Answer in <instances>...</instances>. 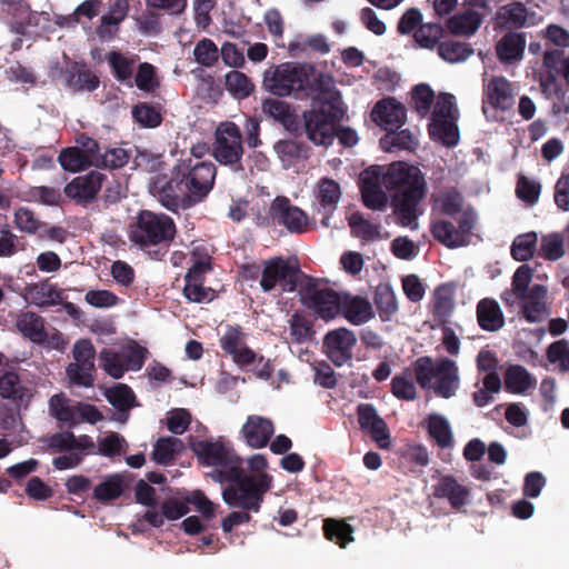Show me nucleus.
<instances>
[{
    "label": "nucleus",
    "mask_w": 569,
    "mask_h": 569,
    "mask_svg": "<svg viewBox=\"0 0 569 569\" xmlns=\"http://www.w3.org/2000/svg\"><path fill=\"white\" fill-rule=\"evenodd\" d=\"M13 224L18 230L28 234H34L46 227V223L27 207H19L14 210Z\"/></svg>",
    "instance_id": "864d4df0"
},
{
    "label": "nucleus",
    "mask_w": 569,
    "mask_h": 569,
    "mask_svg": "<svg viewBox=\"0 0 569 569\" xmlns=\"http://www.w3.org/2000/svg\"><path fill=\"white\" fill-rule=\"evenodd\" d=\"M375 303L382 320H388L397 312V298L389 284H380L375 292Z\"/></svg>",
    "instance_id": "8fccbe9b"
},
{
    "label": "nucleus",
    "mask_w": 569,
    "mask_h": 569,
    "mask_svg": "<svg viewBox=\"0 0 569 569\" xmlns=\"http://www.w3.org/2000/svg\"><path fill=\"white\" fill-rule=\"evenodd\" d=\"M385 187L395 191L390 204L396 222L401 227L416 229L418 217L421 214L419 204L426 196L427 184L421 170L402 161L381 167Z\"/></svg>",
    "instance_id": "f257e3e1"
},
{
    "label": "nucleus",
    "mask_w": 569,
    "mask_h": 569,
    "mask_svg": "<svg viewBox=\"0 0 569 569\" xmlns=\"http://www.w3.org/2000/svg\"><path fill=\"white\" fill-rule=\"evenodd\" d=\"M24 300L37 307H51L61 303L63 290L49 280L29 283L24 288Z\"/></svg>",
    "instance_id": "5701e85b"
},
{
    "label": "nucleus",
    "mask_w": 569,
    "mask_h": 569,
    "mask_svg": "<svg viewBox=\"0 0 569 569\" xmlns=\"http://www.w3.org/2000/svg\"><path fill=\"white\" fill-rule=\"evenodd\" d=\"M313 71V66L297 62H284L266 71L263 78L264 88L277 97L302 94L308 84V73Z\"/></svg>",
    "instance_id": "423d86ee"
},
{
    "label": "nucleus",
    "mask_w": 569,
    "mask_h": 569,
    "mask_svg": "<svg viewBox=\"0 0 569 569\" xmlns=\"http://www.w3.org/2000/svg\"><path fill=\"white\" fill-rule=\"evenodd\" d=\"M243 137L240 128L231 121L221 122L214 132L212 156L223 166L234 172H243Z\"/></svg>",
    "instance_id": "6e6552de"
},
{
    "label": "nucleus",
    "mask_w": 569,
    "mask_h": 569,
    "mask_svg": "<svg viewBox=\"0 0 569 569\" xmlns=\"http://www.w3.org/2000/svg\"><path fill=\"white\" fill-rule=\"evenodd\" d=\"M0 397L12 400L17 405H22L29 402L31 393L29 388L21 383L17 372L6 371L0 377Z\"/></svg>",
    "instance_id": "2f4dec72"
},
{
    "label": "nucleus",
    "mask_w": 569,
    "mask_h": 569,
    "mask_svg": "<svg viewBox=\"0 0 569 569\" xmlns=\"http://www.w3.org/2000/svg\"><path fill=\"white\" fill-rule=\"evenodd\" d=\"M128 12V0H113L108 13L103 14L100 19V24L97 27L98 36L100 38L113 37L114 31L110 27H118L127 18Z\"/></svg>",
    "instance_id": "f704fd0d"
},
{
    "label": "nucleus",
    "mask_w": 569,
    "mask_h": 569,
    "mask_svg": "<svg viewBox=\"0 0 569 569\" xmlns=\"http://www.w3.org/2000/svg\"><path fill=\"white\" fill-rule=\"evenodd\" d=\"M226 89L237 99L249 97L254 86L251 80L242 72L232 70L226 74Z\"/></svg>",
    "instance_id": "5fc2aeb1"
},
{
    "label": "nucleus",
    "mask_w": 569,
    "mask_h": 569,
    "mask_svg": "<svg viewBox=\"0 0 569 569\" xmlns=\"http://www.w3.org/2000/svg\"><path fill=\"white\" fill-rule=\"evenodd\" d=\"M372 120L386 131L400 129L407 120V109L393 97L379 100L372 111Z\"/></svg>",
    "instance_id": "6ab92c4d"
},
{
    "label": "nucleus",
    "mask_w": 569,
    "mask_h": 569,
    "mask_svg": "<svg viewBox=\"0 0 569 569\" xmlns=\"http://www.w3.org/2000/svg\"><path fill=\"white\" fill-rule=\"evenodd\" d=\"M358 422L362 430L369 431L372 440L377 442L379 448L389 449L390 432L386 421L378 415L376 408L371 403H360L357 407Z\"/></svg>",
    "instance_id": "a211bd4d"
},
{
    "label": "nucleus",
    "mask_w": 569,
    "mask_h": 569,
    "mask_svg": "<svg viewBox=\"0 0 569 569\" xmlns=\"http://www.w3.org/2000/svg\"><path fill=\"white\" fill-rule=\"evenodd\" d=\"M126 485L123 478L118 475L108 476L101 483L93 489V498L107 503L118 499L124 491Z\"/></svg>",
    "instance_id": "a19ab883"
},
{
    "label": "nucleus",
    "mask_w": 569,
    "mask_h": 569,
    "mask_svg": "<svg viewBox=\"0 0 569 569\" xmlns=\"http://www.w3.org/2000/svg\"><path fill=\"white\" fill-rule=\"evenodd\" d=\"M330 96L340 98V93L338 91H331V78L323 73L316 74L313 70L308 73V84L302 94H298V99L310 98L312 101L315 99L326 100L330 98Z\"/></svg>",
    "instance_id": "c9c22d12"
},
{
    "label": "nucleus",
    "mask_w": 569,
    "mask_h": 569,
    "mask_svg": "<svg viewBox=\"0 0 569 569\" xmlns=\"http://www.w3.org/2000/svg\"><path fill=\"white\" fill-rule=\"evenodd\" d=\"M358 184L366 208L373 211H385L388 208L389 197L382 189L385 180L381 176V166H371L362 170Z\"/></svg>",
    "instance_id": "f8f14e48"
},
{
    "label": "nucleus",
    "mask_w": 569,
    "mask_h": 569,
    "mask_svg": "<svg viewBox=\"0 0 569 569\" xmlns=\"http://www.w3.org/2000/svg\"><path fill=\"white\" fill-rule=\"evenodd\" d=\"M298 295L301 305L325 321L332 320L341 313L342 292L330 288L329 281L325 278L303 276Z\"/></svg>",
    "instance_id": "20e7f679"
},
{
    "label": "nucleus",
    "mask_w": 569,
    "mask_h": 569,
    "mask_svg": "<svg viewBox=\"0 0 569 569\" xmlns=\"http://www.w3.org/2000/svg\"><path fill=\"white\" fill-rule=\"evenodd\" d=\"M438 54L449 63H459L466 61L475 52L472 46L468 42L445 40L438 44Z\"/></svg>",
    "instance_id": "4c0bfd02"
},
{
    "label": "nucleus",
    "mask_w": 569,
    "mask_h": 569,
    "mask_svg": "<svg viewBox=\"0 0 569 569\" xmlns=\"http://www.w3.org/2000/svg\"><path fill=\"white\" fill-rule=\"evenodd\" d=\"M481 24V17L476 11H466L450 17L446 27L455 36H471Z\"/></svg>",
    "instance_id": "e433bc0d"
},
{
    "label": "nucleus",
    "mask_w": 569,
    "mask_h": 569,
    "mask_svg": "<svg viewBox=\"0 0 569 569\" xmlns=\"http://www.w3.org/2000/svg\"><path fill=\"white\" fill-rule=\"evenodd\" d=\"M191 151L194 158L188 157L179 159L174 167L197 204L203 201L212 190L217 168L212 162L201 160L196 153V148H192Z\"/></svg>",
    "instance_id": "0eeeda50"
},
{
    "label": "nucleus",
    "mask_w": 569,
    "mask_h": 569,
    "mask_svg": "<svg viewBox=\"0 0 569 569\" xmlns=\"http://www.w3.org/2000/svg\"><path fill=\"white\" fill-rule=\"evenodd\" d=\"M477 322L489 332H496L505 326V316L499 303L491 298H483L477 303Z\"/></svg>",
    "instance_id": "bb28decb"
},
{
    "label": "nucleus",
    "mask_w": 569,
    "mask_h": 569,
    "mask_svg": "<svg viewBox=\"0 0 569 569\" xmlns=\"http://www.w3.org/2000/svg\"><path fill=\"white\" fill-rule=\"evenodd\" d=\"M221 481L230 482L222 491L223 501L230 508L258 512L264 495L271 488V477L267 473L247 475L242 468L232 467Z\"/></svg>",
    "instance_id": "f03ea898"
},
{
    "label": "nucleus",
    "mask_w": 569,
    "mask_h": 569,
    "mask_svg": "<svg viewBox=\"0 0 569 569\" xmlns=\"http://www.w3.org/2000/svg\"><path fill=\"white\" fill-rule=\"evenodd\" d=\"M428 433L440 448H450L453 445L452 431L448 420L438 413L428 417Z\"/></svg>",
    "instance_id": "ea45409f"
},
{
    "label": "nucleus",
    "mask_w": 569,
    "mask_h": 569,
    "mask_svg": "<svg viewBox=\"0 0 569 569\" xmlns=\"http://www.w3.org/2000/svg\"><path fill=\"white\" fill-rule=\"evenodd\" d=\"M100 362L102 369L112 378L120 379L123 377L126 367H123L120 352L111 349H103L100 352Z\"/></svg>",
    "instance_id": "774afa93"
},
{
    "label": "nucleus",
    "mask_w": 569,
    "mask_h": 569,
    "mask_svg": "<svg viewBox=\"0 0 569 569\" xmlns=\"http://www.w3.org/2000/svg\"><path fill=\"white\" fill-rule=\"evenodd\" d=\"M349 226L352 234L362 240L370 241L380 237V226L365 219L361 213H353L349 218Z\"/></svg>",
    "instance_id": "4d7b16f0"
},
{
    "label": "nucleus",
    "mask_w": 569,
    "mask_h": 569,
    "mask_svg": "<svg viewBox=\"0 0 569 569\" xmlns=\"http://www.w3.org/2000/svg\"><path fill=\"white\" fill-rule=\"evenodd\" d=\"M323 532L328 540L333 541L341 548H345L353 540V529L342 520L326 519L323 522Z\"/></svg>",
    "instance_id": "49530a36"
},
{
    "label": "nucleus",
    "mask_w": 569,
    "mask_h": 569,
    "mask_svg": "<svg viewBox=\"0 0 569 569\" xmlns=\"http://www.w3.org/2000/svg\"><path fill=\"white\" fill-rule=\"evenodd\" d=\"M417 144L415 136L408 129L399 131L398 129H392V131H387L380 139V146L387 152H391L395 149L413 150Z\"/></svg>",
    "instance_id": "79ce46f5"
},
{
    "label": "nucleus",
    "mask_w": 569,
    "mask_h": 569,
    "mask_svg": "<svg viewBox=\"0 0 569 569\" xmlns=\"http://www.w3.org/2000/svg\"><path fill=\"white\" fill-rule=\"evenodd\" d=\"M193 56L199 64L212 67L219 59V50L211 39L203 38L196 44Z\"/></svg>",
    "instance_id": "0e129e2a"
},
{
    "label": "nucleus",
    "mask_w": 569,
    "mask_h": 569,
    "mask_svg": "<svg viewBox=\"0 0 569 569\" xmlns=\"http://www.w3.org/2000/svg\"><path fill=\"white\" fill-rule=\"evenodd\" d=\"M106 176L97 170L87 174L78 176L64 187V193L77 204L87 206L94 201L100 191Z\"/></svg>",
    "instance_id": "2eb2a0df"
},
{
    "label": "nucleus",
    "mask_w": 569,
    "mask_h": 569,
    "mask_svg": "<svg viewBox=\"0 0 569 569\" xmlns=\"http://www.w3.org/2000/svg\"><path fill=\"white\" fill-rule=\"evenodd\" d=\"M303 276L307 274L296 259L276 257L264 261L260 286L264 292H270L277 284L284 292H293L299 290Z\"/></svg>",
    "instance_id": "1a4fd4ad"
},
{
    "label": "nucleus",
    "mask_w": 569,
    "mask_h": 569,
    "mask_svg": "<svg viewBox=\"0 0 569 569\" xmlns=\"http://www.w3.org/2000/svg\"><path fill=\"white\" fill-rule=\"evenodd\" d=\"M60 166L71 172L83 170L90 160L80 149L78 148H66L58 157Z\"/></svg>",
    "instance_id": "052dcab7"
},
{
    "label": "nucleus",
    "mask_w": 569,
    "mask_h": 569,
    "mask_svg": "<svg viewBox=\"0 0 569 569\" xmlns=\"http://www.w3.org/2000/svg\"><path fill=\"white\" fill-rule=\"evenodd\" d=\"M66 373L72 385L84 388H90L94 385L96 367L68 365Z\"/></svg>",
    "instance_id": "e2e57ef3"
},
{
    "label": "nucleus",
    "mask_w": 569,
    "mask_h": 569,
    "mask_svg": "<svg viewBox=\"0 0 569 569\" xmlns=\"http://www.w3.org/2000/svg\"><path fill=\"white\" fill-rule=\"evenodd\" d=\"M357 337L347 328L330 330L323 338V349L336 367H342L353 357Z\"/></svg>",
    "instance_id": "4468645a"
},
{
    "label": "nucleus",
    "mask_w": 569,
    "mask_h": 569,
    "mask_svg": "<svg viewBox=\"0 0 569 569\" xmlns=\"http://www.w3.org/2000/svg\"><path fill=\"white\" fill-rule=\"evenodd\" d=\"M529 10L521 1H512L499 8L495 17L496 28L521 29L528 26Z\"/></svg>",
    "instance_id": "393cba45"
},
{
    "label": "nucleus",
    "mask_w": 569,
    "mask_h": 569,
    "mask_svg": "<svg viewBox=\"0 0 569 569\" xmlns=\"http://www.w3.org/2000/svg\"><path fill=\"white\" fill-rule=\"evenodd\" d=\"M273 222L283 226L290 232L301 233L306 230L308 217L300 208L291 204L287 197H277L269 209Z\"/></svg>",
    "instance_id": "dca6fc26"
},
{
    "label": "nucleus",
    "mask_w": 569,
    "mask_h": 569,
    "mask_svg": "<svg viewBox=\"0 0 569 569\" xmlns=\"http://www.w3.org/2000/svg\"><path fill=\"white\" fill-rule=\"evenodd\" d=\"M176 231V224L169 216L142 210L131 226L129 238L141 248L168 247L173 240Z\"/></svg>",
    "instance_id": "39448f33"
},
{
    "label": "nucleus",
    "mask_w": 569,
    "mask_h": 569,
    "mask_svg": "<svg viewBox=\"0 0 569 569\" xmlns=\"http://www.w3.org/2000/svg\"><path fill=\"white\" fill-rule=\"evenodd\" d=\"M153 190L159 202L171 212L177 213L180 209L196 206L174 166L168 179L166 177L157 179Z\"/></svg>",
    "instance_id": "9b49d317"
},
{
    "label": "nucleus",
    "mask_w": 569,
    "mask_h": 569,
    "mask_svg": "<svg viewBox=\"0 0 569 569\" xmlns=\"http://www.w3.org/2000/svg\"><path fill=\"white\" fill-rule=\"evenodd\" d=\"M429 133L447 147H455L459 141V130L452 119H433L429 126Z\"/></svg>",
    "instance_id": "a18cd8bd"
},
{
    "label": "nucleus",
    "mask_w": 569,
    "mask_h": 569,
    "mask_svg": "<svg viewBox=\"0 0 569 569\" xmlns=\"http://www.w3.org/2000/svg\"><path fill=\"white\" fill-rule=\"evenodd\" d=\"M106 60L114 79L120 83L132 87L131 80L139 57L137 54H124L118 50H111L107 53Z\"/></svg>",
    "instance_id": "c85d7f7f"
},
{
    "label": "nucleus",
    "mask_w": 569,
    "mask_h": 569,
    "mask_svg": "<svg viewBox=\"0 0 569 569\" xmlns=\"http://www.w3.org/2000/svg\"><path fill=\"white\" fill-rule=\"evenodd\" d=\"M262 111L290 132H295L299 128L298 116L295 109L286 101L274 98L264 99Z\"/></svg>",
    "instance_id": "cd10ccee"
},
{
    "label": "nucleus",
    "mask_w": 569,
    "mask_h": 569,
    "mask_svg": "<svg viewBox=\"0 0 569 569\" xmlns=\"http://www.w3.org/2000/svg\"><path fill=\"white\" fill-rule=\"evenodd\" d=\"M539 254L550 261L560 259L565 254L562 238L558 233L542 237Z\"/></svg>",
    "instance_id": "338daca9"
},
{
    "label": "nucleus",
    "mask_w": 569,
    "mask_h": 569,
    "mask_svg": "<svg viewBox=\"0 0 569 569\" xmlns=\"http://www.w3.org/2000/svg\"><path fill=\"white\" fill-rule=\"evenodd\" d=\"M536 385L537 380L523 366L511 365L505 372V387L510 393L522 395L533 389Z\"/></svg>",
    "instance_id": "473e14b6"
},
{
    "label": "nucleus",
    "mask_w": 569,
    "mask_h": 569,
    "mask_svg": "<svg viewBox=\"0 0 569 569\" xmlns=\"http://www.w3.org/2000/svg\"><path fill=\"white\" fill-rule=\"evenodd\" d=\"M18 330L34 343L47 341L48 335L44 329L43 319L31 311L22 312L17 319Z\"/></svg>",
    "instance_id": "72a5a7b5"
},
{
    "label": "nucleus",
    "mask_w": 569,
    "mask_h": 569,
    "mask_svg": "<svg viewBox=\"0 0 569 569\" xmlns=\"http://www.w3.org/2000/svg\"><path fill=\"white\" fill-rule=\"evenodd\" d=\"M223 439L216 441L212 440H193L191 441V449L197 456L199 462L203 466L219 467V479L222 480L228 476V471L232 467H240L242 465L232 450L224 445Z\"/></svg>",
    "instance_id": "9d476101"
},
{
    "label": "nucleus",
    "mask_w": 569,
    "mask_h": 569,
    "mask_svg": "<svg viewBox=\"0 0 569 569\" xmlns=\"http://www.w3.org/2000/svg\"><path fill=\"white\" fill-rule=\"evenodd\" d=\"M437 499H447L452 509L460 510L469 500L470 490L453 476H442L432 487Z\"/></svg>",
    "instance_id": "4be33fe9"
},
{
    "label": "nucleus",
    "mask_w": 569,
    "mask_h": 569,
    "mask_svg": "<svg viewBox=\"0 0 569 569\" xmlns=\"http://www.w3.org/2000/svg\"><path fill=\"white\" fill-rule=\"evenodd\" d=\"M443 37V27L439 23L421 24L413 34L416 42L426 49L438 48L439 40Z\"/></svg>",
    "instance_id": "13d9d810"
},
{
    "label": "nucleus",
    "mask_w": 569,
    "mask_h": 569,
    "mask_svg": "<svg viewBox=\"0 0 569 569\" xmlns=\"http://www.w3.org/2000/svg\"><path fill=\"white\" fill-rule=\"evenodd\" d=\"M412 373L421 389H431L438 373V359L422 356L412 363Z\"/></svg>",
    "instance_id": "58836bf2"
},
{
    "label": "nucleus",
    "mask_w": 569,
    "mask_h": 569,
    "mask_svg": "<svg viewBox=\"0 0 569 569\" xmlns=\"http://www.w3.org/2000/svg\"><path fill=\"white\" fill-rule=\"evenodd\" d=\"M537 240V233L533 231L516 237L511 244L512 258L519 262H526L530 260L535 254Z\"/></svg>",
    "instance_id": "603ef678"
},
{
    "label": "nucleus",
    "mask_w": 569,
    "mask_h": 569,
    "mask_svg": "<svg viewBox=\"0 0 569 569\" xmlns=\"http://www.w3.org/2000/svg\"><path fill=\"white\" fill-rule=\"evenodd\" d=\"M435 100L433 90L426 83L417 84L412 90L413 108L419 116L425 117L430 111Z\"/></svg>",
    "instance_id": "69168bd1"
},
{
    "label": "nucleus",
    "mask_w": 569,
    "mask_h": 569,
    "mask_svg": "<svg viewBox=\"0 0 569 569\" xmlns=\"http://www.w3.org/2000/svg\"><path fill=\"white\" fill-rule=\"evenodd\" d=\"M106 398L119 412H128L136 401L132 389L122 383L109 389L106 392Z\"/></svg>",
    "instance_id": "6e6d98bb"
},
{
    "label": "nucleus",
    "mask_w": 569,
    "mask_h": 569,
    "mask_svg": "<svg viewBox=\"0 0 569 569\" xmlns=\"http://www.w3.org/2000/svg\"><path fill=\"white\" fill-rule=\"evenodd\" d=\"M487 104L495 110L508 111L515 104V93L509 80L502 76H493L483 84L482 111Z\"/></svg>",
    "instance_id": "f3484780"
},
{
    "label": "nucleus",
    "mask_w": 569,
    "mask_h": 569,
    "mask_svg": "<svg viewBox=\"0 0 569 569\" xmlns=\"http://www.w3.org/2000/svg\"><path fill=\"white\" fill-rule=\"evenodd\" d=\"M341 316L350 323L360 326L368 322L373 317L371 303L363 297L351 296L342 292L341 295Z\"/></svg>",
    "instance_id": "b1692460"
},
{
    "label": "nucleus",
    "mask_w": 569,
    "mask_h": 569,
    "mask_svg": "<svg viewBox=\"0 0 569 569\" xmlns=\"http://www.w3.org/2000/svg\"><path fill=\"white\" fill-rule=\"evenodd\" d=\"M525 48V34L509 31L498 41L496 46L497 57L503 63L519 61L523 57Z\"/></svg>",
    "instance_id": "7c9ffc66"
},
{
    "label": "nucleus",
    "mask_w": 569,
    "mask_h": 569,
    "mask_svg": "<svg viewBox=\"0 0 569 569\" xmlns=\"http://www.w3.org/2000/svg\"><path fill=\"white\" fill-rule=\"evenodd\" d=\"M67 84L74 90L94 91L100 84L99 78L84 64H76L68 71Z\"/></svg>",
    "instance_id": "37998d69"
},
{
    "label": "nucleus",
    "mask_w": 569,
    "mask_h": 569,
    "mask_svg": "<svg viewBox=\"0 0 569 569\" xmlns=\"http://www.w3.org/2000/svg\"><path fill=\"white\" fill-rule=\"evenodd\" d=\"M341 99L330 96L326 100L315 99L311 108L303 111L305 132L317 146H330L335 140L336 126L343 118Z\"/></svg>",
    "instance_id": "7ed1b4c3"
},
{
    "label": "nucleus",
    "mask_w": 569,
    "mask_h": 569,
    "mask_svg": "<svg viewBox=\"0 0 569 569\" xmlns=\"http://www.w3.org/2000/svg\"><path fill=\"white\" fill-rule=\"evenodd\" d=\"M522 313L528 322H540L547 315V288L542 284H533L525 299Z\"/></svg>",
    "instance_id": "c756f323"
},
{
    "label": "nucleus",
    "mask_w": 569,
    "mask_h": 569,
    "mask_svg": "<svg viewBox=\"0 0 569 569\" xmlns=\"http://www.w3.org/2000/svg\"><path fill=\"white\" fill-rule=\"evenodd\" d=\"M182 449V441L174 437L160 438L152 451V458L157 463L169 465L174 456Z\"/></svg>",
    "instance_id": "de8ad7c7"
},
{
    "label": "nucleus",
    "mask_w": 569,
    "mask_h": 569,
    "mask_svg": "<svg viewBox=\"0 0 569 569\" xmlns=\"http://www.w3.org/2000/svg\"><path fill=\"white\" fill-rule=\"evenodd\" d=\"M247 335L239 325H227L219 338L222 351L239 367H248L257 360V353L247 345Z\"/></svg>",
    "instance_id": "ddd939ff"
},
{
    "label": "nucleus",
    "mask_w": 569,
    "mask_h": 569,
    "mask_svg": "<svg viewBox=\"0 0 569 569\" xmlns=\"http://www.w3.org/2000/svg\"><path fill=\"white\" fill-rule=\"evenodd\" d=\"M134 83L141 91L153 92L159 87L156 67L149 62L138 66Z\"/></svg>",
    "instance_id": "680f3d73"
},
{
    "label": "nucleus",
    "mask_w": 569,
    "mask_h": 569,
    "mask_svg": "<svg viewBox=\"0 0 569 569\" xmlns=\"http://www.w3.org/2000/svg\"><path fill=\"white\" fill-rule=\"evenodd\" d=\"M131 114L134 121L142 128H157L163 120L160 108L147 102H139L133 106Z\"/></svg>",
    "instance_id": "3c124183"
},
{
    "label": "nucleus",
    "mask_w": 569,
    "mask_h": 569,
    "mask_svg": "<svg viewBox=\"0 0 569 569\" xmlns=\"http://www.w3.org/2000/svg\"><path fill=\"white\" fill-rule=\"evenodd\" d=\"M391 393L397 399L406 401H412L417 398V387L410 369H406L402 373L392 378Z\"/></svg>",
    "instance_id": "09e8293b"
},
{
    "label": "nucleus",
    "mask_w": 569,
    "mask_h": 569,
    "mask_svg": "<svg viewBox=\"0 0 569 569\" xmlns=\"http://www.w3.org/2000/svg\"><path fill=\"white\" fill-rule=\"evenodd\" d=\"M340 197L341 189L337 181L330 178L320 180L318 186L319 212L322 214L321 223L325 227L330 226V217L337 209Z\"/></svg>",
    "instance_id": "a878e982"
},
{
    "label": "nucleus",
    "mask_w": 569,
    "mask_h": 569,
    "mask_svg": "<svg viewBox=\"0 0 569 569\" xmlns=\"http://www.w3.org/2000/svg\"><path fill=\"white\" fill-rule=\"evenodd\" d=\"M274 151L282 162L289 164L307 157V147L296 140H280L274 144Z\"/></svg>",
    "instance_id": "bf43d9fd"
},
{
    "label": "nucleus",
    "mask_w": 569,
    "mask_h": 569,
    "mask_svg": "<svg viewBox=\"0 0 569 569\" xmlns=\"http://www.w3.org/2000/svg\"><path fill=\"white\" fill-rule=\"evenodd\" d=\"M246 443L254 449L264 448L274 433L273 422L269 418L251 415L241 428Z\"/></svg>",
    "instance_id": "412c9836"
},
{
    "label": "nucleus",
    "mask_w": 569,
    "mask_h": 569,
    "mask_svg": "<svg viewBox=\"0 0 569 569\" xmlns=\"http://www.w3.org/2000/svg\"><path fill=\"white\" fill-rule=\"evenodd\" d=\"M430 231L433 238L447 248L453 249L463 247V240L458 234L455 224L450 221H435L431 224Z\"/></svg>",
    "instance_id": "c03bdc74"
},
{
    "label": "nucleus",
    "mask_w": 569,
    "mask_h": 569,
    "mask_svg": "<svg viewBox=\"0 0 569 569\" xmlns=\"http://www.w3.org/2000/svg\"><path fill=\"white\" fill-rule=\"evenodd\" d=\"M460 387L459 369L449 358L438 359V373L431 387L436 396L449 399L456 396Z\"/></svg>",
    "instance_id": "aec40b11"
}]
</instances>
